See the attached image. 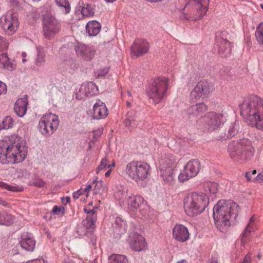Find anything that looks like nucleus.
Wrapping results in <instances>:
<instances>
[{"label": "nucleus", "mask_w": 263, "mask_h": 263, "mask_svg": "<svg viewBox=\"0 0 263 263\" xmlns=\"http://www.w3.org/2000/svg\"><path fill=\"white\" fill-rule=\"evenodd\" d=\"M45 62L44 57L42 54H39L36 59L35 64L36 65L39 66L40 64Z\"/></svg>", "instance_id": "obj_50"}, {"label": "nucleus", "mask_w": 263, "mask_h": 263, "mask_svg": "<svg viewBox=\"0 0 263 263\" xmlns=\"http://www.w3.org/2000/svg\"><path fill=\"white\" fill-rule=\"evenodd\" d=\"M168 87V79L160 77L154 80L146 90L147 96L156 104L163 98Z\"/></svg>", "instance_id": "obj_7"}, {"label": "nucleus", "mask_w": 263, "mask_h": 263, "mask_svg": "<svg viewBox=\"0 0 263 263\" xmlns=\"http://www.w3.org/2000/svg\"><path fill=\"white\" fill-rule=\"evenodd\" d=\"M0 204H2L4 206H7L8 205V203L6 201L4 200L3 199H2L1 198H0Z\"/></svg>", "instance_id": "obj_60"}, {"label": "nucleus", "mask_w": 263, "mask_h": 263, "mask_svg": "<svg viewBox=\"0 0 263 263\" xmlns=\"http://www.w3.org/2000/svg\"><path fill=\"white\" fill-rule=\"evenodd\" d=\"M0 68L12 71L16 68L15 61L9 59L7 53L0 54Z\"/></svg>", "instance_id": "obj_24"}, {"label": "nucleus", "mask_w": 263, "mask_h": 263, "mask_svg": "<svg viewBox=\"0 0 263 263\" xmlns=\"http://www.w3.org/2000/svg\"><path fill=\"white\" fill-rule=\"evenodd\" d=\"M255 36L258 43L263 45V23H260L257 27Z\"/></svg>", "instance_id": "obj_38"}, {"label": "nucleus", "mask_w": 263, "mask_h": 263, "mask_svg": "<svg viewBox=\"0 0 263 263\" xmlns=\"http://www.w3.org/2000/svg\"><path fill=\"white\" fill-rule=\"evenodd\" d=\"M231 43L227 40H222L219 45V49L218 53L219 54L222 55L224 54L226 50L230 48L229 52L231 50Z\"/></svg>", "instance_id": "obj_36"}, {"label": "nucleus", "mask_w": 263, "mask_h": 263, "mask_svg": "<svg viewBox=\"0 0 263 263\" xmlns=\"http://www.w3.org/2000/svg\"><path fill=\"white\" fill-rule=\"evenodd\" d=\"M228 151L232 159L240 162L251 161L255 154L252 142L246 138L231 142L228 145Z\"/></svg>", "instance_id": "obj_4"}, {"label": "nucleus", "mask_w": 263, "mask_h": 263, "mask_svg": "<svg viewBox=\"0 0 263 263\" xmlns=\"http://www.w3.org/2000/svg\"><path fill=\"white\" fill-rule=\"evenodd\" d=\"M83 191L82 189H80L77 192H74L73 193V198L75 199H78L81 195L83 194Z\"/></svg>", "instance_id": "obj_52"}, {"label": "nucleus", "mask_w": 263, "mask_h": 263, "mask_svg": "<svg viewBox=\"0 0 263 263\" xmlns=\"http://www.w3.org/2000/svg\"><path fill=\"white\" fill-rule=\"evenodd\" d=\"M127 204L130 210L135 211L139 210L140 212L146 206V202L142 196L139 195H133L129 196Z\"/></svg>", "instance_id": "obj_18"}, {"label": "nucleus", "mask_w": 263, "mask_h": 263, "mask_svg": "<svg viewBox=\"0 0 263 263\" xmlns=\"http://www.w3.org/2000/svg\"><path fill=\"white\" fill-rule=\"evenodd\" d=\"M208 109V106L203 103H197L189 107L186 112L189 116H198Z\"/></svg>", "instance_id": "obj_25"}, {"label": "nucleus", "mask_w": 263, "mask_h": 263, "mask_svg": "<svg viewBox=\"0 0 263 263\" xmlns=\"http://www.w3.org/2000/svg\"><path fill=\"white\" fill-rule=\"evenodd\" d=\"M212 89L209 83L206 81L199 82L191 92L192 99L204 98L209 96Z\"/></svg>", "instance_id": "obj_14"}, {"label": "nucleus", "mask_w": 263, "mask_h": 263, "mask_svg": "<svg viewBox=\"0 0 263 263\" xmlns=\"http://www.w3.org/2000/svg\"><path fill=\"white\" fill-rule=\"evenodd\" d=\"M251 261L250 256L248 255H246L243 259L241 263H249Z\"/></svg>", "instance_id": "obj_56"}, {"label": "nucleus", "mask_w": 263, "mask_h": 263, "mask_svg": "<svg viewBox=\"0 0 263 263\" xmlns=\"http://www.w3.org/2000/svg\"><path fill=\"white\" fill-rule=\"evenodd\" d=\"M176 165V159L171 154H168L162 157L159 160L160 171L174 170Z\"/></svg>", "instance_id": "obj_20"}, {"label": "nucleus", "mask_w": 263, "mask_h": 263, "mask_svg": "<svg viewBox=\"0 0 263 263\" xmlns=\"http://www.w3.org/2000/svg\"><path fill=\"white\" fill-rule=\"evenodd\" d=\"M200 168L201 165L198 160H190L184 167V173H181L178 176V179L183 182L190 178L195 177L199 173Z\"/></svg>", "instance_id": "obj_13"}, {"label": "nucleus", "mask_w": 263, "mask_h": 263, "mask_svg": "<svg viewBox=\"0 0 263 263\" xmlns=\"http://www.w3.org/2000/svg\"><path fill=\"white\" fill-rule=\"evenodd\" d=\"M91 189V185L89 184L88 185L86 188L84 189V191H83V192H89V191L90 190V189Z\"/></svg>", "instance_id": "obj_61"}, {"label": "nucleus", "mask_w": 263, "mask_h": 263, "mask_svg": "<svg viewBox=\"0 0 263 263\" xmlns=\"http://www.w3.org/2000/svg\"><path fill=\"white\" fill-rule=\"evenodd\" d=\"M240 115L248 124L263 130V100L256 95L246 98L240 106Z\"/></svg>", "instance_id": "obj_2"}, {"label": "nucleus", "mask_w": 263, "mask_h": 263, "mask_svg": "<svg viewBox=\"0 0 263 263\" xmlns=\"http://www.w3.org/2000/svg\"><path fill=\"white\" fill-rule=\"evenodd\" d=\"M64 210L65 208L64 207H59L57 205H55L52 209V213L54 214H59L62 211V213L64 214Z\"/></svg>", "instance_id": "obj_48"}, {"label": "nucleus", "mask_w": 263, "mask_h": 263, "mask_svg": "<svg viewBox=\"0 0 263 263\" xmlns=\"http://www.w3.org/2000/svg\"><path fill=\"white\" fill-rule=\"evenodd\" d=\"M20 243L22 248L27 251H32L35 247V241L32 238L26 237L23 235Z\"/></svg>", "instance_id": "obj_28"}, {"label": "nucleus", "mask_w": 263, "mask_h": 263, "mask_svg": "<svg viewBox=\"0 0 263 263\" xmlns=\"http://www.w3.org/2000/svg\"><path fill=\"white\" fill-rule=\"evenodd\" d=\"M98 86L92 82L83 83L81 85L79 90L76 93V98L78 100L84 98V97H89L98 93Z\"/></svg>", "instance_id": "obj_15"}, {"label": "nucleus", "mask_w": 263, "mask_h": 263, "mask_svg": "<svg viewBox=\"0 0 263 263\" xmlns=\"http://www.w3.org/2000/svg\"><path fill=\"white\" fill-rule=\"evenodd\" d=\"M254 221V217L252 216L249 221V222L248 223L247 227L244 230L243 232L242 233L241 236V242L245 243L246 240L245 239V237L248 236L251 232V228L250 227V224Z\"/></svg>", "instance_id": "obj_37"}, {"label": "nucleus", "mask_w": 263, "mask_h": 263, "mask_svg": "<svg viewBox=\"0 0 263 263\" xmlns=\"http://www.w3.org/2000/svg\"><path fill=\"white\" fill-rule=\"evenodd\" d=\"M109 69L108 68L105 67L102 69H98L95 71V76L99 78L100 77H104L106 75L108 72Z\"/></svg>", "instance_id": "obj_46"}, {"label": "nucleus", "mask_w": 263, "mask_h": 263, "mask_svg": "<svg viewBox=\"0 0 263 263\" xmlns=\"http://www.w3.org/2000/svg\"><path fill=\"white\" fill-rule=\"evenodd\" d=\"M122 96L123 99L126 101L127 105L128 106H130L131 102L133 100L132 96V93L128 90L126 93L122 92Z\"/></svg>", "instance_id": "obj_42"}, {"label": "nucleus", "mask_w": 263, "mask_h": 263, "mask_svg": "<svg viewBox=\"0 0 263 263\" xmlns=\"http://www.w3.org/2000/svg\"><path fill=\"white\" fill-rule=\"evenodd\" d=\"M59 123L58 117L54 114L49 113L41 118L39 127L43 135L49 137L57 130Z\"/></svg>", "instance_id": "obj_10"}, {"label": "nucleus", "mask_w": 263, "mask_h": 263, "mask_svg": "<svg viewBox=\"0 0 263 263\" xmlns=\"http://www.w3.org/2000/svg\"><path fill=\"white\" fill-rule=\"evenodd\" d=\"M173 237L178 241L184 242L189 238V232L186 227L177 224L173 229Z\"/></svg>", "instance_id": "obj_19"}, {"label": "nucleus", "mask_w": 263, "mask_h": 263, "mask_svg": "<svg viewBox=\"0 0 263 263\" xmlns=\"http://www.w3.org/2000/svg\"><path fill=\"white\" fill-rule=\"evenodd\" d=\"M205 191H208L211 194H216L218 190V184L213 182H208L204 184Z\"/></svg>", "instance_id": "obj_35"}, {"label": "nucleus", "mask_w": 263, "mask_h": 263, "mask_svg": "<svg viewBox=\"0 0 263 263\" xmlns=\"http://www.w3.org/2000/svg\"><path fill=\"white\" fill-rule=\"evenodd\" d=\"M3 128H10L13 126V120L10 116L6 117L3 120Z\"/></svg>", "instance_id": "obj_40"}, {"label": "nucleus", "mask_w": 263, "mask_h": 263, "mask_svg": "<svg viewBox=\"0 0 263 263\" xmlns=\"http://www.w3.org/2000/svg\"><path fill=\"white\" fill-rule=\"evenodd\" d=\"M28 106V98L26 96L23 98L18 99L15 103L14 110L20 117H23L26 113Z\"/></svg>", "instance_id": "obj_23"}, {"label": "nucleus", "mask_w": 263, "mask_h": 263, "mask_svg": "<svg viewBox=\"0 0 263 263\" xmlns=\"http://www.w3.org/2000/svg\"><path fill=\"white\" fill-rule=\"evenodd\" d=\"M226 125V129L228 134V137L229 139L235 136L238 132V123H231L229 125Z\"/></svg>", "instance_id": "obj_33"}, {"label": "nucleus", "mask_w": 263, "mask_h": 263, "mask_svg": "<svg viewBox=\"0 0 263 263\" xmlns=\"http://www.w3.org/2000/svg\"><path fill=\"white\" fill-rule=\"evenodd\" d=\"M18 25L17 17L12 12H8L0 18V25L8 34L13 33L17 29Z\"/></svg>", "instance_id": "obj_12"}, {"label": "nucleus", "mask_w": 263, "mask_h": 263, "mask_svg": "<svg viewBox=\"0 0 263 263\" xmlns=\"http://www.w3.org/2000/svg\"><path fill=\"white\" fill-rule=\"evenodd\" d=\"M0 187L7 189L9 191H21L22 189H18L16 186L13 185H10L5 182H1L0 183Z\"/></svg>", "instance_id": "obj_45"}, {"label": "nucleus", "mask_w": 263, "mask_h": 263, "mask_svg": "<svg viewBox=\"0 0 263 263\" xmlns=\"http://www.w3.org/2000/svg\"><path fill=\"white\" fill-rule=\"evenodd\" d=\"M96 218L94 216H87L86 219L83 221V225L89 231H92L95 228Z\"/></svg>", "instance_id": "obj_31"}, {"label": "nucleus", "mask_w": 263, "mask_h": 263, "mask_svg": "<svg viewBox=\"0 0 263 263\" xmlns=\"http://www.w3.org/2000/svg\"><path fill=\"white\" fill-rule=\"evenodd\" d=\"M27 149L24 141L13 135L0 142V162L14 164L22 162L26 158Z\"/></svg>", "instance_id": "obj_1"}, {"label": "nucleus", "mask_w": 263, "mask_h": 263, "mask_svg": "<svg viewBox=\"0 0 263 263\" xmlns=\"http://www.w3.org/2000/svg\"><path fill=\"white\" fill-rule=\"evenodd\" d=\"M61 24L50 13H46L43 17V29L44 36L48 40H52L60 32Z\"/></svg>", "instance_id": "obj_8"}, {"label": "nucleus", "mask_w": 263, "mask_h": 263, "mask_svg": "<svg viewBox=\"0 0 263 263\" xmlns=\"http://www.w3.org/2000/svg\"><path fill=\"white\" fill-rule=\"evenodd\" d=\"M209 204V199L205 194L192 193L184 203L186 213L190 216L201 214Z\"/></svg>", "instance_id": "obj_5"}, {"label": "nucleus", "mask_w": 263, "mask_h": 263, "mask_svg": "<svg viewBox=\"0 0 263 263\" xmlns=\"http://www.w3.org/2000/svg\"><path fill=\"white\" fill-rule=\"evenodd\" d=\"M52 90L54 92H57L59 91V89L57 87H56L55 86H51V88H50V91L49 92V95L53 96L52 92L51 91Z\"/></svg>", "instance_id": "obj_57"}, {"label": "nucleus", "mask_w": 263, "mask_h": 263, "mask_svg": "<svg viewBox=\"0 0 263 263\" xmlns=\"http://www.w3.org/2000/svg\"><path fill=\"white\" fill-rule=\"evenodd\" d=\"M253 175H249V177H246L247 180L248 181H251L252 180V179H256V177L255 176L254 177H252Z\"/></svg>", "instance_id": "obj_64"}, {"label": "nucleus", "mask_w": 263, "mask_h": 263, "mask_svg": "<svg viewBox=\"0 0 263 263\" xmlns=\"http://www.w3.org/2000/svg\"><path fill=\"white\" fill-rule=\"evenodd\" d=\"M130 247L137 251H140L146 247L144 238L140 234H133L130 241Z\"/></svg>", "instance_id": "obj_22"}, {"label": "nucleus", "mask_w": 263, "mask_h": 263, "mask_svg": "<svg viewBox=\"0 0 263 263\" xmlns=\"http://www.w3.org/2000/svg\"><path fill=\"white\" fill-rule=\"evenodd\" d=\"M149 44L145 40L137 39L131 47L132 57H140L146 53L149 49Z\"/></svg>", "instance_id": "obj_16"}, {"label": "nucleus", "mask_w": 263, "mask_h": 263, "mask_svg": "<svg viewBox=\"0 0 263 263\" xmlns=\"http://www.w3.org/2000/svg\"><path fill=\"white\" fill-rule=\"evenodd\" d=\"M13 216L6 212L0 213V224L9 226L13 223Z\"/></svg>", "instance_id": "obj_32"}, {"label": "nucleus", "mask_w": 263, "mask_h": 263, "mask_svg": "<svg viewBox=\"0 0 263 263\" xmlns=\"http://www.w3.org/2000/svg\"><path fill=\"white\" fill-rule=\"evenodd\" d=\"M7 92V86L5 83L0 81V95Z\"/></svg>", "instance_id": "obj_49"}, {"label": "nucleus", "mask_w": 263, "mask_h": 263, "mask_svg": "<svg viewBox=\"0 0 263 263\" xmlns=\"http://www.w3.org/2000/svg\"><path fill=\"white\" fill-rule=\"evenodd\" d=\"M109 263H127L126 257L123 255L112 254L109 257Z\"/></svg>", "instance_id": "obj_34"}, {"label": "nucleus", "mask_w": 263, "mask_h": 263, "mask_svg": "<svg viewBox=\"0 0 263 263\" xmlns=\"http://www.w3.org/2000/svg\"><path fill=\"white\" fill-rule=\"evenodd\" d=\"M84 212L86 213V214H94L95 213V211L94 209H92V210H87L86 209H84Z\"/></svg>", "instance_id": "obj_59"}, {"label": "nucleus", "mask_w": 263, "mask_h": 263, "mask_svg": "<svg viewBox=\"0 0 263 263\" xmlns=\"http://www.w3.org/2000/svg\"><path fill=\"white\" fill-rule=\"evenodd\" d=\"M161 176L163 178L165 183L172 185L175 183L176 175L174 170L160 171Z\"/></svg>", "instance_id": "obj_27"}, {"label": "nucleus", "mask_w": 263, "mask_h": 263, "mask_svg": "<svg viewBox=\"0 0 263 263\" xmlns=\"http://www.w3.org/2000/svg\"><path fill=\"white\" fill-rule=\"evenodd\" d=\"M215 138L217 140H226L229 139L228 137V134L226 129V125H224V123L220 126V127L218 128V129L215 130Z\"/></svg>", "instance_id": "obj_29"}, {"label": "nucleus", "mask_w": 263, "mask_h": 263, "mask_svg": "<svg viewBox=\"0 0 263 263\" xmlns=\"http://www.w3.org/2000/svg\"><path fill=\"white\" fill-rule=\"evenodd\" d=\"M151 167L148 163L133 161L126 165L125 172L131 179L139 183L147 179Z\"/></svg>", "instance_id": "obj_6"}, {"label": "nucleus", "mask_w": 263, "mask_h": 263, "mask_svg": "<svg viewBox=\"0 0 263 263\" xmlns=\"http://www.w3.org/2000/svg\"><path fill=\"white\" fill-rule=\"evenodd\" d=\"M77 55L85 60H90L94 57L96 51L91 47L82 44H78L74 47Z\"/></svg>", "instance_id": "obj_17"}, {"label": "nucleus", "mask_w": 263, "mask_h": 263, "mask_svg": "<svg viewBox=\"0 0 263 263\" xmlns=\"http://www.w3.org/2000/svg\"><path fill=\"white\" fill-rule=\"evenodd\" d=\"M81 13L84 16H92L94 14V9L91 5H86L82 9Z\"/></svg>", "instance_id": "obj_39"}, {"label": "nucleus", "mask_w": 263, "mask_h": 263, "mask_svg": "<svg viewBox=\"0 0 263 263\" xmlns=\"http://www.w3.org/2000/svg\"><path fill=\"white\" fill-rule=\"evenodd\" d=\"M102 130H98L97 131H96L95 132L93 133V137L92 139L90 140L89 144V148H91L90 146V143L93 142L94 143L95 141H96L98 139V138L101 136L102 134Z\"/></svg>", "instance_id": "obj_47"}, {"label": "nucleus", "mask_w": 263, "mask_h": 263, "mask_svg": "<svg viewBox=\"0 0 263 263\" xmlns=\"http://www.w3.org/2000/svg\"><path fill=\"white\" fill-rule=\"evenodd\" d=\"M256 174V171L253 170L252 171L247 172L245 174L246 177H249V175H254L255 176V175Z\"/></svg>", "instance_id": "obj_58"}, {"label": "nucleus", "mask_w": 263, "mask_h": 263, "mask_svg": "<svg viewBox=\"0 0 263 263\" xmlns=\"http://www.w3.org/2000/svg\"><path fill=\"white\" fill-rule=\"evenodd\" d=\"M190 3L193 7V10L189 14L183 13L181 18L188 21L200 20L208 11L209 0H190Z\"/></svg>", "instance_id": "obj_9"}, {"label": "nucleus", "mask_w": 263, "mask_h": 263, "mask_svg": "<svg viewBox=\"0 0 263 263\" xmlns=\"http://www.w3.org/2000/svg\"><path fill=\"white\" fill-rule=\"evenodd\" d=\"M134 122V121H133L130 119H126L125 121V125L126 126L128 127L132 126Z\"/></svg>", "instance_id": "obj_55"}, {"label": "nucleus", "mask_w": 263, "mask_h": 263, "mask_svg": "<svg viewBox=\"0 0 263 263\" xmlns=\"http://www.w3.org/2000/svg\"><path fill=\"white\" fill-rule=\"evenodd\" d=\"M136 112L134 110L128 111L127 114L126 119H130L133 121H135Z\"/></svg>", "instance_id": "obj_51"}, {"label": "nucleus", "mask_w": 263, "mask_h": 263, "mask_svg": "<svg viewBox=\"0 0 263 263\" xmlns=\"http://www.w3.org/2000/svg\"><path fill=\"white\" fill-rule=\"evenodd\" d=\"M4 39L3 37H2L1 36H0V51L2 50V49L3 48L2 47V45H3V44L4 43Z\"/></svg>", "instance_id": "obj_62"}, {"label": "nucleus", "mask_w": 263, "mask_h": 263, "mask_svg": "<svg viewBox=\"0 0 263 263\" xmlns=\"http://www.w3.org/2000/svg\"><path fill=\"white\" fill-rule=\"evenodd\" d=\"M45 184V182L43 180L36 181L34 182V185L38 187H43Z\"/></svg>", "instance_id": "obj_54"}, {"label": "nucleus", "mask_w": 263, "mask_h": 263, "mask_svg": "<svg viewBox=\"0 0 263 263\" xmlns=\"http://www.w3.org/2000/svg\"><path fill=\"white\" fill-rule=\"evenodd\" d=\"M55 2L60 7L62 14H66L70 12V6L68 0H55Z\"/></svg>", "instance_id": "obj_30"}, {"label": "nucleus", "mask_w": 263, "mask_h": 263, "mask_svg": "<svg viewBox=\"0 0 263 263\" xmlns=\"http://www.w3.org/2000/svg\"><path fill=\"white\" fill-rule=\"evenodd\" d=\"M257 182H263V171L256 177Z\"/></svg>", "instance_id": "obj_53"}, {"label": "nucleus", "mask_w": 263, "mask_h": 263, "mask_svg": "<svg viewBox=\"0 0 263 263\" xmlns=\"http://www.w3.org/2000/svg\"><path fill=\"white\" fill-rule=\"evenodd\" d=\"M204 126L209 132H214L220 127L224 122V118L222 114L209 112L203 117Z\"/></svg>", "instance_id": "obj_11"}, {"label": "nucleus", "mask_w": 263, "mask_h": 263, "mask_svg": "<svg viewBox=\"0 0 263 263\" xmlns=\"http://www.w3.org/2000/svg\"><path fill=\"white\" fill-rule=\"evenodd\" d=\"M0 187L7 189L9 191H21L22 189H18L16 186L13 185H10L5 182H1L0 183Z\"/></svg>", "instance_id": "obj_44"}, {"label": "nucleus", "mask_w": 263, "mask_h": 263, "mask_svg": "<svg viewBox=\"0 0 263 263\" xmlns=\"http://www.w3.org/2000/svg\"><path fill=\"white\" fill-rule=\"evenodd\" d=\"M108 160L106 157L103 158L101 161L100 165L96 168V172L99 174V172L104 168H106L108 166Z\"/></svg>", "instance_id": "obj_43"}, {"label": "nucleus", "mask_w": 263, "mask_h": 263, "mask_svg": "<svg viewBox=\"0 0 263 263\" xmlns=\"http://www.w3.org/2000/svg\"><path fill=\"white\" fill-rule=\"evenodd\" d=\"M92 117L95 119L105 118L108 115L107 109L104 103L98 100L93 105Z\"/></svg>", "instance_id": "obj_21"}, {"label": "nucleus", "mask_w": 263, "mask_h": 263, "mask_svg": "<svg viewBox=\"0 0 263 263\" xmlns=\"http://www.w3.org/2000/svg\"><path fill=\"white\" fill-rule=\"evenodd\" d=\"M93 183H96V185L94 187V191L95 194H101L102 193L104 187L103 185V182L101 181H97V179L93 180Z\"/></svg>", "instance_id": "obj_41"}, {"label": "nucleus", "mask_w": 263, "mask_h": 263, "mask_svg": "<svg viewBox=\"0 0 263 263\" xmlns=\"http://www.w3.org/2000/svg\"><path fill=\"white\" fill-rule=\"evenodd\" d=\"M101 24L96 21H89L86 26V30L90 36H96L100 31Z\"/></svg>", "instance_id": "obj_26"}, {"label": "nucleus", "mask_w": 263, "mask_h": 263, "mask_svg": "<svg viewBox=\"0 0 263 263\" xmlns=\"http://www.w3.org/2000/svg\"><path fill=\"white\" fill-rule=\"evenodd\" d=\"M22 56L23 57L22 61H23V63H24L26 61V60L25 59V58L26 57V53L25 52H23L22 53Z\"/></svg>", "instance_id": "obj_63"}, {"label": "nucleus", "mask_w": 263, "mask_h": 263, "mask_svg": "<svg viewBox=\"0 0 263 263\" xmlns=\"http://www.w3.org/2000/svg\"><path fill=\"white\" fill-rule=\"evenodd\" d=\"M238 213V205L232 200H219L213 208V218L217 229L226 231L231 226V219Z\"/></svg>", "instance_id": "obj_3"}]
</instances>
